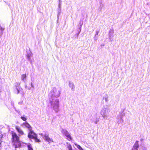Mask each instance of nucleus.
<instances>
[{"label": "nucleus", "mask_w": 150, "mask_h": 150, "mask_svg": "<svg viewBox=\"0 0 150 150\" xmlns=\"http://www.w3.org/2000/svg\"><path fill=\"white\" fill-rule=\"evenodd\" d=\"M101 46H104V45H101Z\"/></svg>", "instance_id": "obj_22"}, {"label": "nucleus", "mask_w": 150, "mask_h": 150, "mask_svg": "<svg viewBox=\"0 0 150 150\" xmlns=\"http://www.w3.org/2000/svg\"><path fill=\"white\" fill-rule=\"evenodd\" d=\"M26 77V74H23L21 76L22 80H23Z\"/></svg>", "instance_id": "obj_15"}, {"label": "nucleus", "mask_w": 150, "mask_h": 150, "mask_svg": "<svg viewBox=\"0 0 150 150\" xmlns=\"http://www.w3.org/2000/svg\"><path fill=\"white\" fill-rule=\"evenodd\" d=\"M59 2H60V1H61V0H59Z\"/></svg>", "instance_id": "obj_21"}, {"label": "nucleus", "mask_w": 150, "mask_h": 150, "mask_svg": "<svg viewBox=\"0 0 150 150\" xmlns=\"http://www.w3.org/2000/svg\"><path fill=\"white\" fill-rule=\"evenodd\" d=\"M43 138L47 142H48L49 144L51 142H54L53 139L50 138L48 134H45L44 135Z\"/></svg>", "instance_id": "obj_3"}, {"label": "nucleus", "mask_w": 150, "mask_h": 150, "mask_svg": "<svg viewBox=\"0 0 150 150\" xmlns=\"http://www.w3.org/2000/svg\"><path fill=\"white\" fill-rule=\"evenodd\" d=\"M67 147L68 149L69 150H73L72 148L71 144L68 143H67Z\"/></svg>", "instance_id": "obj_10"}, {"label": "nucleus", "mask_w": 150, "mask_h": 150, "mask_svg": "<svg viewBox=\"0 0 150 150\" xmlns=\"http://www.w3.org/2000/svg\"><path fill=\"white\" fill-rule=\"evenodd\" d=\"M63 133L67 137L68 140L69 141L72 140V139L71 136L67 130H63Z\"/></svg>", "instance_id": "obj_2"}, {"label": "nucleus", "mask_w": 150, "mask_h": 150, "mask_svg": "<svg viewBox=\"0 0 150 150\" xmlns=\"http://www.w3.org/2000/svg\"><path fill=\"white\" fill-rule=\"evenodd\" d=\"M30 132L28 133V137L31 139H33L37 135L32 130H29Z\"/></svg>", "instance_id": "obj_4"}, {"label": "nucleus", "mask_w": 150, "mask_h": 150, "mask_svg": "<svg viewBox=\"0 0 150 150\" xmlns=\"http://www.w3.org/2000/svg\"><path fill=\"white\" fill-rule=\"evenodd\" d=\"M22 90V89L21 86H17L16 88V89L15 90V92L16 94H18Z\"/></svg>", "instance_id": "obj_7"}, {"label": "nucleus", "mask_w": 150, "mask_h": 150, "mask_svg": "<svg viewBox=\"0 0 150 150\" xmlns=\"http://www.w3.org/2000/svg\"><path fill=\"white\" fill-rule=\"evenodd\" d=\"M33 139H34L35 142H41V141L38 138L37 135H36L35 137Z\"/></svg>", "instance_id": "obj_11"}, {"label": "nucleus", "mask_w": 150, "mask_h": 150, "mask_svg": "<svg viewBox=\"0 0 150 150\" xmlns=\"http://www.w3.org/2000/svg\"><path fill=\"white\" fill-rule=\"evenodd\" d=\"M61 8H60V9L59 8L58 11V15H57V17H59V15L60 14V13H61Z\"/></svg>", "instance_id": "obj_17"}, {"label": "nucleus", "mask_w": 150, "mask_h": 150, "mask_svg": "<svg viewBox=\"0 0 150 150\" xmlns=\"http://www.w3.org/2000/svg\"><path fill=\"white\" fill-rule=\"evenodd\" d=\"M24 125L27 128L29 129V130H31L32 129V127L28 123H23L22 124V125Z\"/></svg>", "instance_id": "obj_6"}, {"label": "nucleus", "mask_w": 150, "mask_h": 150, "mask_svg": "<svg viewBox=\"0 0 150 150\" xmlns=\"http://www.w3.org/2000/svg\"><path fill=\"white\" fill-rule=\"evenodd\" d=\"M27 147H28V150H33V148L32 147L31 144H30L29 143L27 145Z\"/></svg>", "instance_id": "obj_12"}, {"label": "nucleus", "mask_w": 150, "mask_h": 150, "mask_svg": "<svg viewBox=\"0 0 150 150\" xmlns=\"http://www.w3.org/2000/svg\"><path fill=\"white\" fill-rule=\"evenodd\" d=\"M21 118L24 121H25L27 120V118L23 116H21Z\"/></svg>", "instance_id": "obj_16"}, {"label": "nucleus", "mask_w": 150, "mask_h": 150, "mask_svg": "<svg viewBox=\"0 0 150 150\" xmlns=\"http://www.w3.org/2000/svg\"><path fill=\"white\" fill-rule=\"evenodd\" d=\"M94 39L96 41L97 39V37H95V36L94 37Z\"/></svg>", "instance_id": "obj_20"}, {"label": "nucleus", "mask_w": 150, "mask_h": 150, "mask_svg": "<svg viewBox=\"0 0 150 150\" xmlns=\"http://www.w3.org/2000/svg\"><path fill=\"white\" fill-rule=\"evenodd\" d=\"M61 4L60 2H59L58 4V7L60 9L61 8Z\"/></svg>", "instance_id": "obj_18"}, {"label": "nucleus", "mask_w": 150, "mask_h": 150, "mask_svg": "<svg viewBox=\"0 0 150 150\" xmlns=\"http://www.w3.org/2000/svg\"><path fill=\"white\" fill-rule=\"evenodd\" d=\"M1 92V91H0V92Z\"/></svg>", "instance_id": "obj_23"}, {"label": "nucleus", "mask_w": 150, "mask_h": 150, "mask_svg": "<svg viewBox=\"0 0 150 150\" xmlns=\"http://www.w3.org/2000/svg\"><path fill=\"white\" fill-rule=\"evenodd\" d=\"M113 30L112 29H110L109 32V38L110 39L111 37H113Z\"/></svg>", "instance_id": "obj_8"}, {"label": "nucleus", "mask_w": 150, "mask_h": 150, "mask_svg": "<svg viewBox=\"0 0 150 150\" xmlns=\"http://www.w3.org/2000/svg\"><path fill=\"white\" fill-rule=\"evenodd\" d=\"M11 142L15 148H16L21 145L20 137L14 131H11Z\"/></svg>", "instance_id": "obj_1"}, {"label": "nucleus", "mask_w": 150, "mask_h": 150, "mask_svg": "<svg viewBox=\"0 0 150 150\" xmlns=\"http://www.w3.org/2000/svg\"><path fill=\"white\" fill-rule=\"evenodd\" d=\"M75 145L80 150H83L82 148L79 145L75 144Z\"/></svg>", "instance_id": "obj_13"}, {"label": "nucleus", "mask_w": 150, "mask_h": 150, "mask_svg": "<svg viewBox=\"0 0 150 150\" xmlns=\"http://www.w3.org/2000/svg\"><path fill=\"white\" fill-rule=\"evenodd\" d=\"M83 24V23L82 22H81V21H80V23H79V24L80 25V27H79L80 30H79V32L78 34H79L80 33L81 31V26H82Z\"/></svg>", "instance_id": "obj_14"}, {"label": "nucleus", "mask_w": 150, "mask_h": 150, "mask_svg": "<svg viewBox=\"0 0 150 150\" xmlns=\"http://www.w3.org/2000/svg\"><path fill=\"white\" fill-rule=\"evenodd\" d=\"M139 146L137 142L133 146L134 150H137Z\"/></svg>", "instance_id": "obj_9"}, {"label": "nucleus", "mask_w": 150, "mask_h": 150, "mask_svg": "<svg viewBox=\"0 0 150 150\" xmlns=\"http://www.w3.org/2000/svg\"><path fill=\"white\" fill-rule=\"evenodd\" d=\"M99 33V31H96V35H95V37H96L97 35H98Z\"/></svg>", "instance_id": "obj_19"}, {"label": "nucleus", "mask_w": 150, "mask_h": 150, "mask_svg": "<svg viewBox=\"0 0 150 150\" xmlns=\"http://www.w3.org/2000/svg\"><path fill=\"white\" fill-rule=\"evenodd\" d=\"M15 129L19 134V136L23 135L24 134L23 132L19 126H16Z\"/></svg>", "instance_id": "obj_5"}]
</instances>
